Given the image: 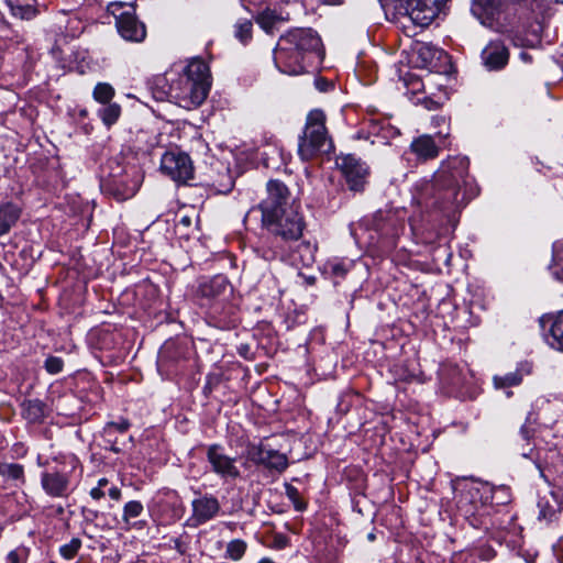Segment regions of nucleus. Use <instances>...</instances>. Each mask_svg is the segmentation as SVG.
<instances>
[{"mask_svg":"<svg viewBox=\"0 0 563 563\" xmlns=\"http://www.w3.org/2000/svg\"><path fill=\"white\" fill-rule=\"evenodd\" d=\"M144 175L140 166H117L101 183V188L118 201L132 198L140 189Z\"/></svg>","mask_w":563,"mask_h":563,"instance_id":"423d86ee","label":"nucleus"},{"mask_svg":"<svg viewBox=\"0 0 563 563\" xmlns=\"http://www.w3.org/2000/svg\"><path fill=\"white\" fill-rule=\"evenodd\" d=\"M93 99L100 103H110L114 96V89L110 84L99 82L93 89Z\"/></svg>","mask_w":563,"mask_h":563,"instance_id":"cd10ccee","label":"nucleus"},{"mask_svg":"<svg viewBox=\"0 0 563 563\" xmlns=\"http://www.w3.org/2000/svg\"><path fill=\"white\" fill-rule=\"evenodd\" d=\"M111 450L114 451V452H119V449L115 448L114 445L111 446Z\"/></svg>","mask_w":563,"mask_h":563,"instance_id":"bf43d9fd","label":"nucleus"},{"mask_svg":"<svg viewBox=\"0 0 563 563\" xmlns=\"http://www.w3.org/2000/svg\"><path fill=\"white\" fill-rule=\"evenodd\" d=\"M289 190L278 180L267 183V197L260 203L262 227L285 243L298 241L305 221L298 207L289 202Z\"/></svg>","mask_w":563,"mask_h":563,"instance_id":"f257e3e1","label":"nucleus"},{"mask_svg":"<svg viewBox=\"0 0 563 563\" xmlns=\"http://www.w3.org/2000/svg\"><path fill=\"white\" fill-rule=\"evenodd\" d=\"M121 114V107L117 103H108L99 110V117L107 126L114 124Z\"/></svg>","mask_w":563,"mask_h":563,"instance_id":"393cba45","label":"nucleus"},{"mask_svg":"<svg viewBox=\"0 0 563 563\" xmlns=\"http://www.w3.org/2000/svg\"><path fill=\"white\" fill-rule=\"evenodd\" d=\"M20 214V208L12 202H5L0 206V236L11 230L19 220Z\"/></svg>","mask_w":563,"mask_h":563,"instance_id":"6ab92c4d","label":"nucleus"},{"mask_svg":"<svg viewBox=\"0 0 563 563\" xmlns=\"http://www.w3.org/2000/svg\"><path fill=\"white\" fill-rule=\"evenodd\" d=\"M246 551V543L243 540L235 539L228 543L227 555L233 561L242 559Z\"/></svg>","mask_w":563,"mask_h":563,"instance_id":"7c9ffc66","label":"nucleus"},{"mask_svg":"<svg viewBox=\"0 0 563 563\" xmlns=\"http://www.w3.org/2000/svg\"><path fill=\"white\" fill-rule=\"evenodd\" d=\"M108 484L107 478H100L98 482V487L103 488Z\"/></svg>","mask_w":563,"mask_h":563,"instance_id":"603ef678","label":"nucleus"},{"mask_svg":"<svg viewBox=\"0 0 563 563\" xmlns=\"http://www.w3.org/2000/svg\"><path fill=\"white\" fill-rule=\"evenodd\" d=\"M211 88V74L208 64L198 57L188 62L178 78L170 84L169 93L185 108L199 107Z\"/></svg>","mask_w":563,"mask_h":563,"instance_id":"7ed1b4c3","label":"nucleus"},{"mask_svg":"<svg viewBox=\"0 0 563 563\" xmlns=\"http://www.w3.org/2000/svg\"><path fill=\"white\" fill-rule=\"evenodd\" d=\"M26 415L29 419L36 421L44 416V407L41 401L32 400L26 404Z\"/></svg>","mask_w":563,"mask_h":563,"instance_id":"f704fd0d","label":"nucleus"},{"mask_svg":"<svg viewBox=\"0 0 563 563\" xmlns=\"http://www.w3.org/2000/svg\"><path fill=\"white\" fill-rule=\"evenodd\" d=\"M41 485L51 497H64L69 488V473L66 471L43 472Z\"/></svg>","mask_w":563,"mask_h":563,"instance_id":"4468645a","label":"nucleus"},{"mask_svg":"<svg viewBox=\"0 0 563 563\" xmlns=\"http://www.w3.org/2000/svg\"><path fill=\"white\" fill-rule=\"evenodd\" d=\"M44 366L49 374H58L63 369L64 362L60 357L49 356L45 360Z\"/></svg>","mask_w":563,"mask_h":563,"instance_id":"c9c22d12","label":"nucleus"},{"mask_svg":"<svg viewBox=\"0 0 563 563\" xmlns=\"http://www.w3.org/2000/svg\"><path fill=\"white\" fill-rule=\"evenodd\" d=\"M472 14L481 24L497 32H507V15L501 9L500 0H473Z\"/></svg>","mask_w":563,"mask_h":563,"instance_id":"9d476101","label":"nucleus"},{"mask_svg":"<svg viewBox=\"0 0 563 563\" xmlns=\"http://www.w3.org/2000/svg\"><path fill=\"white\" fill-rule=\"evenodd\" d=\"M144 510V507L139 500H131L126 503L123 507L122 520L125 526L131 525V520L140 517Z\"/></svg>","mask_w":563,"mask_h":563,"instance_id":"bb28decb","label":"nucleus"},{"mask_svg":"<svg viewBox=\"0 0 563 563\" xmlns=\"http://www.w3.org/2000/svg\"><path fill=\"white\" fill-rule=\"evenodd\" d=\"M286 2H289V0H285Z\"/></svg>","mask_w":563,"mask_h":563,"instance_id":"69168bd1","label":"nucleus"},{"mask_svg":"<svg viewBox=\"0 0 563 563\" xmlns=\"http://www.w3.org/2000/svg\"><path fill=\"white\" fill-rule=\"evenodd\" d=\"M333 147L325 128V114L316 109L309 112L306 126L298 143V154L309 161L318 154L329 153Z\"/></svg>","mask_w":563,"mask_h":563,"instance_id":"39448f33","label":"nucleus"},{"mask_svg":"<svg viewBox=\"0 0 563 563\" xmlns=\"http://www.w3.org/2000/svg\"><path fill=\"white\" fill-rule=\"evenodd\" d=\"M336 164L341 168L349 188L353 191L363 190L368 176V168L366 164L353 155L340 157Z\"/></svg>","mask_w":563,"mask_h":563,"instance_id":"f8f14e48","label":"nucleus"},{"mask_svg":"<svg viewBox=\"0 0 563 563\" xmlns=\"http://www.w3.org/2000/svg\"><path fill=\"white\" fill-rule=\"evenodd\" d=\"M434 123L440 124V122L444 123L445 118L444 117H437L433 119Z\"/></svg>","mask_w":563,"mask_h":563,"instance_id":"864d4df0","label":"nucleus"},{"mask_svg":"<svg viewBox=\"0 0 563 563\" xmlns=\"http://www.w3.org/2000/svg\"><path fill=\"white\" fill-rule=\"evenodd\" d=\"M395 9L416 25L428 26L448 0H394Z\"/></svg>","mask_w":563,"mask_h":563,"instance_id":"6e6552de","label":"nucleus"},{"mask_svg":"<svg viewBox=\"0 0 563 563\" xmlns=\"http://www.w3.org/2000/svg\"><path fill=\"white\" fill-rule=\"evenodd\" d=\"M11 13L22 20H30L36 15V9L31 4H21L12 0H7Z\"/></svg>","mask_w":563,"mask_h":563,"instance_id":"b1692460","label":"nucleus"},{"mask_svg":"<svg viewBox=\"0 0 563 563\" xmlns=\"http://www.w3.org/2000/svg\"><path fill=\"white\" fill-rule=\"evenodd\" d=\"M275 449L267 444H251L246 449V457L256 465H263L266 467L271 459V453H274Z\"/></svg>","mask_w":563,"mask_h":563,"instance_id":"412c9836","label":"nucleus"},{"mask_svg":"<svg viewBox=\"0 0 563 563\" xmlns=\"http://www.w3.org/2000/svg\"><path fill=\"white\" fill-rule=\"evenodd\" d=\"M229 287V282L223 275H217L200 284L199 292L203 297L213 298L224 294Z\"/></svg>","mask_w":563,"mask_h":563,"instance_id":"aec40b11","label":"nucleus"},{"mask_svg":"<svg viewBox=\"0 0 563 563\" xmlns=\"http://www.w3.org/2000/svg\"><path fill=\"white\" fill-rule=\"evenodd\" d=\"M130 427V423L126 420H122L120 422H110L104 427L103 433L109 442H111V437L114 432L124 433Z\"/></svg>","mask_w":563,"mask_h":563,"instance_id":"72a5a7b5","label":"nucleus"},{"mask_svg":"<svg viewBox=\"0 0 563 563\" xmlns=\"http://www.w3.org/2000/svg\"><path fill=\"white\" fill-rule=\"evenodd\" d=\"M90 496L93 499L99 500L104 496V492L102 490V488L97 486L90 490Z\"/></svg>","mask_w":563,"mask_h":563,"instance_id":"79ce46f5","label":"nucleus"},{"mask_svg":"<svg viewBox=\"0 0 563 563\" xmlns=\"http://www.w3.org/2000/svg\"><path fill=\"white\" fill-rule=\"evenodd\" d=\"M108 494L114 500H119L121 498V490L115 486L111 487Z\"/></svg>","mask_w":563,"mask_h":563,"instance_id":"c03bdc74","label":"nucleus"},{"mask_svg":"<svg viewBox=\"0 0 563 563\" xmlns=\"http://www.w3.org/2000/svg\"><path fill=\"white\" fill-rule=\"evenodd\" d=\"M271 459L266 464V468L274 470L279 473L284 472L288 466V459L286 454L278 452L277 450L274 453H271Z\"/></svg>","mask_w":563,"mask_h":563,"instance_id":"c85d7f7f","label":"nucleus"},{"mask_svg":"<svg viewBox=\"0 0 563 563\" xmlns=\"http://www.w3.org/2000/svg\"><path fill=\"white\" fill-rule=\"evenodd\" d=\"M108 11L115 18L118 32L125 41L142 42L145 38V25L137 20L132 4L113 2Z\"/></svg>","mask_w":563,"mask_h":563,"instance_id":"0eeeda50","label":"nucleus"},{"mask_svg":"<svg viewBox=\"0 0 563 563\" xmlns=\"http://www.w3.org/2000/svg\"><path fill=\"white\" fill-rule=\"evenodd\" d=\"M0 475L11 481H23V466L16 463H0Z\"/></svg>","mask_w":563,"mask_h":563,"instance_id":"a878e982","label":"nucleus"},{"mask_svg":"<svg viewBox=\"0 0 563 563\" xmlns=\"http://www.w3.org/2000/svg\"><path fill=\"white\" fill-rule=\"evenodd\" d=\"M314 85H316L317 89L320 91H327L328 87H329V82L323 79H317L314 81Z\"/></svg>","mask_w":563,"mask_h":563,"instance_id":"a18cd8bd","label":"nucleus"},{"mask_svg":"<svg viewBox=\"0 0 563 563\" xmlns=\"http://www.w3.org/2000/svg\"><path fill=\"white\" fill-rule=\"evenodd\" d=\"M540 322L542 327H550L549 333L545 334L547 343L558 351H563V310L555 316H543Z\"/></svg>","mask_w":563,"mask_h":563,"instance_id":"2eb2a0df","label":"nucleus"},{"mask_svg":"<svg viewBox=\"0 0 563 563\" xmlns=\"http://www.w3.org/2000/svg\"><path fill=\"white\" fill-rule=\"evenodd\" d=\"M262 257L266 261H273L277 257L284 258V253L275 250H263Z\"/></svg>","mask_w":563,"mask_h":563,"instance_id":"ea45409f","label":"nucleus"},{"mask_svg":"<svg viewBox=\"0 0 563 563\" xmlns=\"http://www.w3.org/2000/svg\"><path fill=\"white\" fill-rule=\"evenodd\" d=\"M464 172L463 159L455 158L442 164L431 184L432 206L449 210L464 202V196L460 194V179Z\"/></svg>","mask_w":563,"mask_h":563,"instance_id":"20e7f679","label":"nucleus"},{"mask_svg":"<svg viewBox=\"0 0 563 563\" xmlns=\"http://www.w3.org/2000/svg\"><path fill=\"white\" fill-rule=\"evenodd\" d=\"M322 44L311 29H295L282 36L275 51V65L283 74L296 76L322 58Z\"/></svg>","mask_w":563,"mask_h":563,"instance_id":"f03ea898","label":"nucleus"},{"mask_svg":"<svg viewBox=\"0 0 563 563\" xmlns=\"http://www.w3.org/2000/svg\"><path fill=\"white\" fill-rule=\"evenodd\" d=\"M531 373L530 364H522L515 372L507 373L503 376H494L493 383L495 388L504 389L512 386H518L522 382L523 375H529Z\"/></svg>","mask_w":563,"mask_h":563,"instance_id":"a211bd4d","label":"nucleus"},{"mask_svg":"<svg viewBox=\"0 0 563 563\" xmlns=\"http://www.w3.org/2000/svg\"><path fill=\"white\" fill-rule=\"evenodd\" d=\"M540 31H541V24L538 22L537 25L532 30L534 38L528 40L527 43H525V45H529V46L534 45V43L538 42Z\"/></svg>","mask_w":563,"mask_h":563,"instance_id":"a19ab883","label":"nucleus"},{"mask_svg":"<svg viewBox=\"0 0 563 563\" xmlns=\"http://www.w3.org/2000/svg\"><path fill=\"white\" fill-rule=\"evenodd\" d=\"M179 224H181V225H184L186 228L190 227L191 225V218L188 217V216L181 217L180 220H179Z\"/></svg>","mask_w":563,"mask_h":563,"instance_id":"09e8293b","label":"nucleus"},{"mask_svg":"<svg viewBox=\"0 0 563 563\" xmlns=\"http://www.w3.org/2000/svg\"><path fill=\"white\" fill-rule=\"evenodd\" d=\"M540 511H539V518L544 520H552L555 517L556 509L555 507L549 505L548 501L540 500L538 504Z\"/></svg>","mask_w":563,"mask_h":563,"instance_id":"4c0bfd02","label":"nucleus"},{"mask_svg":"<svg viewBox=\"0 0 563 563\" xmlns=\"http://www.w3.org/2000/svg\"><path fill=\"white\" fill-rule=\"evenodd\" d=\"M490 556H493V551H489V553L486 555V560H489Z\"/></svg>","mask_w":563,"mask_h":563,"instance_id":"4d7b16f0","label":"nucleus"},{"mask_svg":"<svg viewBox=\"0 0 563 563\" xmlns=\"http://www.w3.org/2000/svg\"><path fill=\"white\" fill-rule=\"evenodd\" d=\"M437 136L440 139V137H443V136H444V134H442V133H438V135H437Z\"/></svg>","mask_w":563,"mask_h":563,"instance_id":"052dcab7","label":"nucleus"},{"mask_svg":"<svg viewBox=\"0 0 563 563\" xmlns=\"http://www.w3.org/2000/svg\"><path fill=\"white\" fill-rule=\"evenodd\" d=\"M252 22L250 20H241L235 24V37L243 44L252 38Z\"/></svg>","mask_w":563,"mask_h":563,"instance_id":"c756f323","label":"nucleus"},{"mask_svg":"<svg viewBox=\"0 0 563 563\" xmlns=\"http://www.w3.org/2000/svg\"><path fill=\"white\" fill-rule=\"evenodd\" d=\"M81 547V541L79 539H71L68 543L60 547L59 552L63 558L66 560H71L75 558L77 552Z\"/></svg>","mask_w":563,"mask_h":563,"instance_id":"473e14b6","label":"nucleus"},{"mask_svg":"<svg viewBox=\"0 0 563 563\" xmlns=\"http://www.w3.org/2000/svg\"><path fill=\"white\" fill-rule=\"evenodd\" d=\"M532 452H533V449L532 448H522L521 451H520V454L523 456V457H532Z\"/></svg>","mask_w":563,"mask_h":563,"instance_id":"8fccbe9b","label":"nucleus"},{"mask_svg":"<svg viewBox=\"0 0 563 563\" xmlns=\"http://www.w3.org/2000/svg\"><path fill=\"white\" fill-rule=\"evenodd\" d=\"M206 455L212 472L222 479H236L241 476L235 459L227 455L221 445H209Z\"/></svg>","mask_w":563,"mask_h":563,"instance_id":"9b49d317","label":"nucleus"},{"mask_svg":"<svg viewBox=\"0 0 563 563\" xmlns=\"http://www.w3.org/2000/svg\"><path fill=\"white\" fill-rule=\"evenodd\" d=\"M559 563H563V556L559 558Z\"/></svg>","mask_w":563,"mask_h":563,"instance_id":"e2e57ef3","label":"nucleus"},{"mask_svg":"<svg viewBox=\"0 0 563 563\" xmlns=\"http://www.w3.org/2000/svg\"><path fill=\"white\" fill-rule=\"evenodd\" d=\"M257 563H274V561L268 558H263Z\"/></svg>","mask_w":563,"mask_h":563,"instance_id":"5fc2aeb1","label":"nucleus"},{"mask_svg":"<svg viewBox=\"0 0 563 563\" xmlns=\"http://www.w3.org/2000/svg\"><path fill=\"white\" fill-rule=\"evenodd\" d=\"M5 563H20L19 554L16 551H10L5 558Z\"/></svg>","mask_w":563,"mask_h":563,"instance_id":"37998d69","label":"nucleus"},{"mask_svg":"<svg viewBox=\"0 0 563 563\" xmlns=\"http://www.w3.org/2000/svg\"><path fill=\"white\" fill-rule=\"evenodd\" d=\"M161 172L178 184H186L194 178V165L188 154L180 151H167L163 154Z\"/></svg>","mask_w":563,"mask_h":563,"instance_id":"1a4fd4ad","label":"nucleus"},{"mask_svg":"<svg viewBox=\"0 0 563 563\" xmlns=\"http://www.w3.org/2000/svg\"><path fill=\"white\" fill-rule=\"evenodd\" d=\"M410 150L420 161L433 159L439 155V144L427 134L415 139L410 144Z\"/></svg>","mask_w":563,"mask_h":563,"instance_id":"f3484780","label":"nucleus"},{"mask_svg":"<svg viewBox=\"0 0 563 563\" xmlns=\"http://www.w3.org/2000/svg\"><path fill=\"white\" fill-rule=\"evenodd\" d=\"M519 435H520V439H521L522 441H528V440L530 439V437H531V433H530V431L528 430V428L522 427V428H521V430H520V432H519Z\"/></svg>","mask_w":563,"mask_h":563,"instance_id":"49530a36","label":"nucleus"},{"mask_svg":"<svg viewBox=\"0 0 563 563\" xmlns=\"http://www.w3.org/2000/svg\"><path fill=\"white\" fill-rule=\"evenodd\" d=\"M191 517L192 526H201L214 519L221 506L218 498L211 494H197V497L191 501Z\"/></svg>","mask_w":563,"mask_h":563,"instance_id":"ddd939ff","label":"nucleus"},{"mask_svg":"<svg viewBox=\"0 0 563 563\" xmlns=\"http://www.w3.org/2000/svg\"><path fill=\"white\" fill-rule=\"evenodd\" d=\"M286 495L294 503L296 510H303L306 505L300 500L299 492L292 485H286Z\"/></svg>","mask_w":563,"mask_h":563,"instance_id":"e433bc0d","label":"nucleus"},{"mask_svg":"<svg viewBox=\"0 0 563 563\" xmlns=\"http://www.w3.org/2000/svg\"><path fill=\"white\" fill-rule=\"evenodd\" d=\"M496 493H501V494H506L507 493V489L505 487H500L496 490Z\"/></svg>","mask_w":563,"mask_h":563,"instance_id":"6e6d98bb","label":"nucleus"},{"mask_svg":"<svg viewBox=\"0 0 563 563\" xmlns=\"http://www.w3.org/2000/svg\"><path fill=\"white\" fill-rule=\"evenodd\" d=\"M330 268H331V273L334 276H339V277H343L346 274V272H347V268L341 262L332 263Z\"/></svg>","mask_w":563,"mask_h":563,"instance_id":"58836bf2","label":"nucleus"},{"mask_svg":"<svg viewBox=\"0 0 563 563\" xmlns=\"http://www.w3.org/2000/svg\"><path fill=\"white\" fill-rule=\"evenodd\" d=\"M423 49L429 51V47H423ZM420 51L422 52V48Z\"/></svg>","mask_w":563,"mask_h":563,"instance_id":"0e129e2a","label":"nucleus"},{"mask_svg":"<svg viewBox=\"0 0 563 563\" xmlns=\"http://www.w3.org/2000/svg\"><path fill=\"white\" fill-rule=\"evenodd\" d=\"M520 56H521L522 59H527V54L526 53H521Z\"/></svg>","mask_w":563,"mask_h":563,"instance_id":"13d9d810","label":"nucleus"},{"mask_svg":"<svg viewBox=\"0 0 563 563\" xmlns=\"http://www.w3.org/2000/svg\"><path fill=\"white\" fill-rule=\"evenodd\" d=\"M550 271L556 280L563 283V240L556 241L553 244Z\"/></svg>","mask_w":563,"mask_h":563,"instance_id":"5701e85b","label":"nucleus"},{"mask_svg":"<svg viewBox=\"0 0 563 563\" xmlns=\"http://www.w3.org/2000/svg\"><path fill=\"white\" fill-rule=\"evenodd\" d=\"M508 57V51L501 42H490L482 52L483 63L490 70L503 68Z\"/></svg>","mask_w":563,"mask_h":563,"instance_id":"dca6fc26","label":"nucleus"},{"mask_svg":"<svg viewBox=\"0 0 563 563\" xmlns=\"http://www.w3.org/2000/svg\"><path fill=\"white\" fill-rule=\"evenodd\" d=\"M467 495L470 496L471 506L465 509L466 517H475L479 512V507L477 506L476 499H482L483 494L477 486H472L467 490Z\"/></svg>","mask_w":563,"mask_h":563,"instance_id":"2f4dec72","label":"nucleus"},{"mask_svg":"<svg viewBox=\"0 0 563 563\" xmlns=\"http://www.w3.org/2000/svg\"><path fill=\"white\" fill-rule=\"evenodd\" d=\"M275 543L278 548H285L287 545V539L283 536H277L275 538Z\"/></svg>","mask_w":563,"mask_h":563,"instance_id":"de8ad7c7","label":"nucleus"},{"mask_svg":"<svg viewBox=\"0 0 563 563\" xmlns=\"http://www.w3.org/2000/svg\"><path fill=\"white\" fill-rule=\"evenodd\" d=\"M287 18L277 13L275 10L266 9L260 13L256 18L258 25L266 32H273V29L280 22H284Z\"/></svg>","mask_w":563,"mask_h":563,"instance_id":"4be33fe9","label":"nucleus"},{"mask_svg":"<svg viewBox=\"0 0 563 563\" xmlns=\"http://www.w3.org/2000/svg\"><path fill=\"white\" fill-rule=\"evenodd\" d=\"M368 539H369V540H374V534H369V536H368Z\"/></svg>","mask_w":563,"mask_h":563,"instance_id":"680f3d73","label":"nucleus"},{"mask_svg":"<svg viewBox=\"0 0 563 563\" xmlns=\"http://www.w3.org/2000/svg\"><path fill=\"white\" fill-rule=\"evenodd\" d=\"M317 2L325 3V4H330V5H335V4L340 3L339 0H317Z\"/></svg>","mask_w":563,"mask_h":563,"instance_id":"3c124183","label":"nucleus"}]
</instances>
